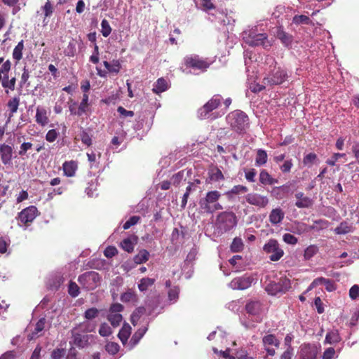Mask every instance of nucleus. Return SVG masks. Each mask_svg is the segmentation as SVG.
I'll return each mask as SVG.
<instances>
[{
    "mask_svg": "<svg viewBox=\"0 0 359 359\" xmlns=\"http://www.w3.org/2000/svg\"><path fill=\"white\" fill-rule=\"evenodd\" d=\"M226 119L231 129L238 134H244L250 126L248 115L241 110L230 112Z\"/></svg>",
    "mask_w": 359,
    "mask_h": 359,
    "instance_id": "1",
    "label": "nucleus"
},
{
    "mask_svg": "<svg viewBox=\"0 0 359 359\" xmlns=\"http://www.w3.org/2000/svg\"><path fill=\"white\" fill-rule=\"evenodd\" d=\"M222 194L218 191H210L206 193L205 197L199 200L198 204L203 212L211 214L223 208L219 203Z\"/></svg>",
    "mask_w": 359,
    "mask_h": 359,
    "instance_id": "2",
    "label": "nucleus"
},
{
    "mask_svg": "<svg viewBox=\"0 0 359 359\" xmlns=\"http://www.w3.org/2000/svg\"><path fill=\"white\" fill-rule=\"evenodd\" d=\"M244 41L250 46H262L264 49H269L272 46V42L269 39L266 33H258L256 29L245 31L243 34Z\"/></svg>",
    "mask_w": 359,
    "mask_h": 359,
    "instance_id": "3",
    "label": "nucleus"
},
{
    "mask_svg": "<svg viewBox=\"0 0 359 359\" xmlns=\"http://www.w3.org/2000/svg\"><path fill=\"white\" fill-rule=\"evenodd\" d=\"M291 287L290 280L284 277L280 278L278 282L270 280L266 284L264 289L269 295L275 296L287 292Z\"/></svg>",
    "mask_w": 359,
    "mask_h": 359,
    "instance_id": "4",
    "label": "nucleus"
},
{
    "mask_svg": "<svg viewBox=\"0 0 359 359\" xmlns=\"http://www.w3.org/2000/svg\"><path fill=\"white\" fill-rule=\"evenodd\" d=\"M237 224V217L233 212L224 211L219 213L216 219L217 228L222 232H226Z\"/></svg>",
    "mask_w": 359,
    "mask_h": 359,
    "instance_id": "5",
    "label": "nucleus"
},
{
    "mask_svg": "<svg viewBox=\"0 0 359 359\" xmlns=\"http://www.w3.org/2000/svg\"><path fill=\"white\" fill-rule=\"evenodd\" d=\"M101 277L94 271H87L78 277V282L86 290H93L100 284Z\"/></svg>",
    "mask_w": 359,
    "mask_h": 359,
    "instance_id": "6",
    "label": "nucleus"
},
{
    "mask_svg": "<svg viewBox=\"0 0 359 359\" xmlns=\"http://www.w3.org/2000/svg\"><path fill=\"white\" fill-rule=\"evenodd\" d=\"M222 97L216 94L198 110V116L200 119L208 118L212 116L211 112L218 108L221 104Z\"/></svg>",
    "mask_w": 359,
    "mask_h": 359,
    "instance_id": "7",
    "label": "nucleus"
},
{
    "mask_svg": "<svg viewBox=\"0 0 359 359\" xmlns=\"http://www.w3.org/2000/svg\"><path fill=\"white\" fill-rule=\"evenodd\" d=\"M263 250L265 252L271 254L269 256V259L273 262L280 260L284 255L283 250L280 247L278 242L276 239L269 240L264 245Z\"/></svg>",
    "mask_w": 359,
    "mask_h": 359,
    "instance_id": "8",
    "label": "nucleus"
},
{
    "mask_svg": "<svg viewBox=\"0 0 359 359\" xmlns=\"http://www.w3.org/2000/svg\"><path fill=\"white\" fill-rule=\"evenodd\" d=\"M255 281V278L251 275L233 278L229 283V287L233 290H243L249 288Z\"/></svg>",
    "mask_w": 359,
    "mask_h": 359,
    "instance_id": "9",
    "label": "nucleus"
},
{
    "mask_svg": "<svg viewBox=\"0 0 359 359\" xmlns=\"http://www.w3.org/2000/svg\"><path fill=\"white\" fill-rule=\"evenodd\" d=\"M245 201L250 205L259 208H264L269 203L267 196L257 193H250L245 196Z\"/></svg>",
    "mask_w": 359,
    "mask_h": 359,
    "instance_id": "10",
    "label": "nucleus"
},
{
    "mask_svg": "<svg viewBox=\"0 0 359 359\" xmlns=\"http://www.w3.org/2000/svg\"><path fill=\"white\" fill-rule=\"evenodd\" d=\"M184 64L187 67L201 70H205L209 64L205 60H201L198 55L187 56L184 59Z\"/></svg>",
    "mask_w": 359,
    "mask_h": 359,
    "instance_id": "11",
    "label": "nucleus"
},
{
    "mask_svg": "<svg viewBox=\"0 0 359 359\" xmlns=\"http://www.w3.org/2000/svg\"><path fill=\"white\" fill-rule=\"evenodd\" d=\"M37 208L34 205H31L19 212L18 219L22 223L27 224L34 221L37 215Z\"/></svg>",
    "mask_w": 359,
    "mask_h": 359,
    "instance_id": "12",
    "label": "nucleus"
},
{
    "mask_svg": "<svg viewBox=\"0 0 359 359\" xmlns=\"http://www.w3.org/2000/svg\"><path fill=\"white\" fill-rule=\"evenodd\" d=\"M287 77L288 76L285 70L278 68L274 69L266 79L271 85H280L283 83Z\"/></svg>",
    "mask_w": 359,
    "mask_h": 359,
    "instance_id": "13",
    "label": "nucleus"
},
{
    "mask_svg": "<svg viewBox=\"0 0 359 359\" xmlns=\"http://www.w3.org/2000/svg\"><path fill=\"white\" fill-rule=\"evenodd\" d=\"M247 313L252 317L256 318L258 321L259 316L262 311V304L258 300H250L248 301L245 306Z\"/></svg>",
    "mask_w": 359,
    "mask_h": 359,
    "instance_id": "14",
    "label": "nucleus"
},
{
    "mask_svg": "<svg viewBox=\"0 0 359 359\" xmlns=\"http://www.w3.org/2000/svg\"><path fill=\"white\" fill-rule=\"evenodd\" d=\"M13 149V147L6 143L0 144V158L5 165L12 163Z\"/></svg>",
    "mask_w": 359,
    "mask_h": 359,
    "instance_id": "15",
    "label": "nucleus"
},
{
    "mask_svg": "<svg viewBox=\"0 0 359 359\" xmlns=\"http://www.w3.org/2000/svg\"><path fill=\"white\" fill-rule=\"evenodd\" d=\"M318 353L316 346L304 344L301 346L299 357L300 359H317Z\"/></svg>",
    "mask_w": 359,
    "mask_h": 359,
    "instance_id": "16",
    "label": "nucleus"
},
{
    "mask_svg": "<svg viewBox=\"0 0 359 359\" xmlns=\"http://www.w3.org/2000/svg\"><path fill=\"white\" fill-rule=\"evenodd\" d=\"M297 201L295 205L298 208H309L313 205V201L304 195L303 192H297L295 194Z\"/></svg>",
    "mask_w": 359,
    "mask_h": 359,
    "instance_id": "17",
    "label": "nucleus"
},
{
    "mask_svg": "<svg viewBox=\"0 0 359 359\" xmlns=\"http://www.w3.org/2000/svg\"><path fill=\"white\" fill-rule=\"evenodd\" d=\"M284 217V211L280 208H276L271 211L269 215V220L272 225L277 226L282 222Z\"/></svg>",
    "mask_w": 359,
    "mask_h": 359,
    "instance_id": "18",
    "label": "nucleus"
},
{
    "mask_svg": "<svg viewBox=\"0 0 359 359\" xmlns=\"http://www.w3.org/2000/svg\"><path fill=\"white\" fill-rule=\"evenodd\" d=\"M88 337V335L81 334L79 333L76 330H72V343L74 345L79 348H83L87 345Z\"/></svg>",
    "mask_w": 359,
    "mask_h": 359,
    "instance_id": "19",
    "label": "nucleus"
},
{
    "mask_svg": "<svg viewBox=\"0 0 359 359\" xmlns=\"http://www.w3.org/2000/svg\"><path fill=\"white\" fill-rule=\"evenodd\" d=\"M36 122L41 126H44L48 123L49 119L47 116V111L46 109L41 107H38L36 108Z\"/></svg>",
    "mask_w": 359,
    "mask_h": 359,
    "instance_id": "20",
    "label": "nucleus"
},
{
    "mask_svg": "<svg viewBox=\"0 0 359 359\" xmlns=\"http://www.w3.org/2000/svg\"><path fill=\"white\" fill-rule=\"evenodd\" d=\"M259 180L264 185H272L278 183V180L273 178L266 170H261Z\"/></svg>",
    "mask_w": 359,
    "mask_h": 359,
    "instance_id": "21",
    "label": "nucleus"
},
{
    "mask_svg": "<svg viewBox=\"0 0 359 359\" xmlns=\"http://www.w3.org/2000/svg\"><path fill=\"white\" fill-rule=\"evenodd\" d=\"M131 333V327L129 324L125 323L120 330L118 337L123 344H126Z\"/></svg>",
    "mask_w": 359,
    "mask_h": 359,
    "instance_id": "22",
    "label": "nucleus"
},
{
    "mask_svg": "<svg viewBox=\"0 0 359 359\" xmlns=\"http://www.w3.org/2000/svg\"><path fill=\"white\" fill-rule=\"evenodd\" d=\"M276 36L278 39L280 40L285 46L288 47L291 46L292 42V35L284 32L283 29L279 28L277 31Z\"/></svg>",
    "mask_w": 359,
    "mask_h": 359,
    "instance_id": "23",
    "label": "nucleus"
},
{
    "mask_svg": "<svg viewBox=\"0 0 359 359\" xmlns=\"http://www.w3.org/2000/svg\"><path fill=\"white\" fill-rule=\"evenodd\" d=\"M353 230V226L348 222L344 221L334 229V231L336 234L342 235L351 233Z\"/></svg>",
    "mask_w": 359,
    "mask_h": 359,
    "instance_id": "24",
    "label": "nucleus"
},
{
    "mask_svg": "<svg viewBox=\"0 0 359 359\" xmlns=\"http://www.w3.org/2000/svg\"><path fill=\"white\" fill-rule=\"evenodd\" d=\"M1 82V86L5 89H9L11 90H13L15 86V77H12L9 79L8 74H6L4 76L2 75Z\"/></svg>",
    "mask_w": 359,
    "mask_h": 359,
    "instance_id": "25",
    "label": "nucleus"
},
{
    "mask_svg": "<svg viewBox=\"0 0 359 359\" xmlns=\"http://www.w3.org/2000/svg\"><path fill=\"white\" fill-rule=\"evenodd\" d=\"M77 168L76 163L73 161H66L63 163V171L66 176L73 177Z\"/></svg>",
    "mask_w": 359,
    "mask_h": 359,
    "instance_id": "26",
    "label": "nucleus"
},
{
    "mask_svg": "<svg viewBox=\"0 0 359 359\" xmlns=\"http://www.w3.org/2000/svg\"><path fill=\"white\" fill-rule=\"evenodd\" d=\"M268 155L265 150L262 149H259L257 151L256 157H255V165L256 166H262L265 165L267 162Z\"/></svg>",
    "mask_w": 359,
    "mask_h": 359,
    "instance_id": "27",
    "label": "nucleus"
},
{
    "mask_svg": "<svg viewBox=\"0 0 359 359\" xmlns=\"http://www.w3.org/2000/svg\"><path fill=\"white\" fill-rule=\"evenodd\" d=\"M341 340L339 332L337 330H332L328 332L326 334L325 342L327 344H336Z\"/></svg>",
    "mask_w": 359,
    "mask_h": 359,
    "instance_id": "28",
    "label": "nucleus"
},
{
    "mask_svg": "<svg viewBox=\"0 0 359 359\" xmlns=\"http://www.w3.org/2000/svg\"><path fill=\"white\" fill-rule=\"evenodd\" d=\"M103 65L109 72L116 74L118 73L121 68V64L117 60H114L111 63L104 61Z\"/></svg>",
    "mask_w": 359,
    "mask_h": 359,
    "instance_id": "29",
    "label": "nucleus"
},
{
    "mask_svg": "<svg viewBox=\"0 0 359 359\" xmlns=\"http://www.w3.org/2000/svg\"><path fill=\"white\" fill-rule=\"evenodd\" d=\"M121 301L124 303L132 302L135 303L137 302V297L135 292L131 290H128L121 296Z\"/></svg>",
    "mask_w": 359,
    "mask_h": 359,
    "instance_id": "30",
    "label": "nucleus"
},
{
    "mask_svg": "<svg viewBox=\"0 0 359 359\" xmlns=\"http://www.w3.org/2000/svg\"><path fill=\"white\" fill-rule=\"evenodd\" d=\"M330 222L325 219H318L313 221V225L309 227V230L320 231L328 227Z\"/></svg>",
    "mask_w": 359,
    "mask_h": 359,
    "instance_id": "31",
    "label": "nucleus"
},
{
    "mask_svg": "<svg viewBox=\"0 0 359 359\" xmlns=\"http://www.w3.org/2000/svg\"><path fill=\"white\" fill-rule=\"evenodd\" d=\"M168 89V83L163 78L158 79L155 83L153 91L156 93L164 92Z\"/></svg>",
    "mask_w": 359,
    "mask_h": 359,
    "instance_id": "32",
    "label": "nucleus"
},
{
    "mask_svg": "<svg viewBox=\"0 0 359 359\" xmlns=\"http://www.w3.org/2000/svg\"><path fill=\"white\" fill-rule=\"evenodd\" d=\"M149 253L147 250H141L133 258L135 264H140L149 259Z\"/></svg>",
    "mask_w": 359,
    "mask_h": 359,
    "instance_id": "33",
    "label": "nucleus"
},
{
    "mask_svg": "<svg viewBox=\"0 0 359 359\" xmlns=\"http://www.w3.org/2000/svg\"><path fill=\"white\" fill-rule=\"evenodd\" d=\"M319 248L316 245H311L308 246L304 253V259L305 260H310L318 252Z\"/></svg>",
    "mask_w": 359,
    "mask_h": 359,
    "instance_id": "34",
    "label": "nucleus"
},
{
    "mask_svg": "<svg viewBox=\"0 0 359 359\" xmlns=\"http://www.w3.org/2000/svg\"><path fill=\"white\" fill-rule=\"evenodd\" d=\"M20 104V99L18 97H13L8 100L7 106L10 111L9 116L11 117L17 112Z\"/></svg>",
    "mask_w": 359,
    "mask_h": 359,
    "instance_id": "35",
    "label": "nucleus"
},
{
    "mask_svg": "<svg viewBox=\"0 0 359 359\" xmlns=\"http://www.w3.org/2000/svg\"><path fill=\"white\" fill-rule=\"evenodd\" d=\"M155 283V279L151 278H143L140 280L138 288L141 292L146 291Z\"/></svg>",
    "mask_w": 359,
    "mask_h": 359,
    "instance_id": "36",
    "label": "nucleus"
},
{
    "mask_svg": "<svg viewBox=\"0 0 359 359\" xmlns=\"http://www.w3.org/2000/svg\"><path fill=\"white\" fill-rule=\"evenodd\" d=\"M107 320L110 322L113 327H117L120 325L123 320L122 315L121 313H109L107 316Z\"/></svg>",
    "mask_w": 359,
    "mask_h": 359,
    "instance_id": "37",
    "label": "nucleus"
},
{
    "mask_svg": "<svg viewBox=\"0 0 359 359\" xmlns=\"http://www.w3.org/2000/svg\"><path fill=\"white\" fill-rule=\"evenodd\" d=\"M210 178L212 181H220L224 179L222 171L218 168H214L209 172Z\"/></svg>",
    "mask_w": 359,
    "mask_h": 359,
    "instance_id": "38",
    "label": "nucleus"
},
{
    "mask_svg": "<svg viewBox=\"0 0 359 359\" xmlns=\"http://www.w3.org/2000/svg\"><path fill=\"white\" fill-rule=\"evenodd\" d=\"M145 309L144 307H138L134 311L130 318V321L133 325H135L137 323L141 316L143 315Z\"/></svg>",
    "mask_w": 359,
    "mask_h": 359,
    "instance_id": "39",
    "label": "nucleus"
},
{
    "mask_svg": "<svg viewBox=\"0 0 359 359\" xmlns=\"http://www.w3.org/2000/svg\"><path fill=\"white\" fill-rule=\"evenodd\" d=\"M231 250L233 252H241L243 248V243L241 238H235L231 244Z\"/></svg>",
    "mask_w": 359,
    "mask_h": 359,
    "instance_id": "40",
    "label": "nucleus"
},
{
    "mask_svg": "<svg viewBox=\"0 0 359 359\" xmlns=\"http://www.w3.org/2000/svg\"><path fill=\"white\" fill-rule=\"evenodd\" d=\"M179 294L180 288L178 286L170 287L168 292L169 301L172 303L176 302L179 298Z\"/></svg>",
    "mask_w": 359,
    "mask_h": 359,
    "instance_id": "41",
    "label": "nucleus"
},
{
    "mask_svg": "<svg viewBox=\"0 0 359 359\" xmlns=\"http://www.w3.org/2000/svg\"><path fill=\"white\" fill-rule=\"evenodd\" d=\"M24 48L23 41L21 40L15 47L13 51V57L19 61L22 57V50Z\"/></svg>",
    "mask_w": 359,
    "mask_h": 359,
    "instance_id": "42",
    "label": "nucleus"
},
{
    "mask_svg": "<svg viewBox=\"0 0 359 359\" xmlns=\"http://www.w3.org/2000/svg\"><path fill=\"white\" fill-rule=\"evenodd\" d=\"M292 22L295 25H310L311 24V20L310 18L304 15H297L293 17Z\"/></svg>",
    "mask_w": 359,
    "mask_h": 359,
    "instance_id": "43",
    "label": "nucleus"
},
{
    "mask_svg": "<svg viewBox=\"0 0 359 359\" xmlns=\"http://www.w3.org/2000/svg\"><path fill=\"white\" fill-rule=\"evenodd\" d=\"M147 331V327H146L138 329V330L133 334L131 338V342L133 344V345H136L139 342V341L144 335Z\"/></svg>",
    "mask_w": 359,
    "mask_h": 359,
    "instance_id": "44",
    "label": "nucleus"
},
{
    "mask_svg": "<svg viewBox=\"0 0 359 359\" xmlns=\"http://www.w3.org/2000/svg\"><path fill=\"white\" fill-rule=\"evenodd\" d=\"M262 341L264 346L272 345L278 346L279 341L276 339L273 334H268L263 337Z\"/></svg>",
    "mask_w": 359,
    "mask_h": 359,
    "instance_id": "45",
    "label": "nucleus"
},
{
    "mask_svg": "<svg viewBox=\"0 0 359 359\" xmlns=\"http://www.w3.org/2000/svg\"><path fill=\"white\" fill-rule=\"evenodd\" d=\"M68 293L72 297H76L80 294L79 287L75 282L71 280L69 283Z\"/></svg>",
    "mask_w": 359,
    "mask_h": 359,
    "instance_id": "46",
    "label": "nucleus"
},
{
    "mask_svg": "<svg viewBox=\"0 0 359 359\" xmlns=\"http://www.w3.org/2000/svg\"><path fill=\"white\" fill-rule=\"evenodd\" d=\"M135 243L133 242L130 238H125L121 243V247L128 252H132L134 249Z\"/></svg>",
    "mask_w": 359,
    "mask_h": 359,
    "instance_id": "47",
    "label": "nucleus"
},
{
    "mask_svg": "<svg viewBox=\"0 0 359 359\" xmlns=\"http://www.w3.org/2000/svg\"><path fill=\"white\" fill-rule=\"evenodd\" d=\"M111 32V28L109 22L104 19L101 22V33L104 37H107Z\"/></svg>",
    "mask_w": 359,
    "mask_h": 359,
    "instance_id": "48",
    "label": "nucleus"
},
{
    "mask_svg": "<svg viewBox=\"0 0 359 359\" xmlns=\"http://www.w3.org/2000/svg\"><path fill=\"white\" fill-rule=\"evenodd\" d=\"M88 100H89L88 95L86 93H84L83 95L82 100L79 106L80 112H81L82 115L83 114H85L86 112H87V111L88 110V106H89Z\"/></svg>",
    "mask_w": 359,
    "mask_h": 359,
    "instance_id": "49",
    "label": "nucleus"
},
{
    "mask_svg": "<svg viewBox=\"0 0 359 359\" xmlns=\"http://www.w3.org/2000/svg\"><path fill=\"white\" fill-rule=\"evenodd\" d=\"M46 320L45 318H41L36 324L34 331L32 332V336L29 338V339H32L35 337L36 335L40 332H41L45 327Z\"/></svg>",
    "mask_w": 359,
    "mask_h": 359,
    "instance_id": "50",
    "label": "nucleus"
},
{
    "mask_svg": "<svg viewBox=\"0 0 359 359\" xmlns=\"http://www.w3.org/2000/svg\"><path fill=\"white\" fill-rule=\"evenodd\" d=\"M119 345L115 342H109L105 345V350L109 354L114 355L119 351Z\"/></svg>",
    "mask_w": 359,
    "mask_h": 359,
    "instance_id": "51",
    "label": "nucleus"
},
{
    "mask_svg": "<svg viewBox=\"0 0 359 359\" xmlns=\"http://www.w3.org/2000/svg\"><path fill=\"white\" fill-rule=\"evenodd\" d=\"M99 310L96 308H90L87 309L84 313V317L86 319L92 320L95 318L99 315Z\"/></svg>",
    "mask_w": 359,
    "mask_h": 359,
    "instance_id": "52",
    "label": "nucleus"
},
{
    "mask_svg": "<svg viewBox=\"0 0 359 359\" xmlns=\"http://www.w3.org/2000/svg\"><path fill=\"white\" fill-rule=\"evenodd\" d=\"M248 189L243 185H236L227 193L228 194H239L248 192Z\"/></svg>",
    "mask_w": 359,
    "mask_h": 359,
    "instance_id": "53",
    "label": "nucleus"
},
{
    "mask_svg": "<svg viewBox=\"0 0 359 359\" xmlns=\"http://www.w3.org/2000/svg\"><path fill=\"white\" fill-rule=\"evenodd\" d=\"M112 333L111 327L106 323H103L100 325L99 334L102 337H108Z\"/></svg>",
    "mask_w": 359,
    "mask_h": 359,
    "instance_id": "54",
    "label": "nucleus"
},
{
    "mask_svg": "<svg viewBox=\"0 0 359 359\" xmlns=\"http://www.w3.org/2000/svg\"><path fill=\"white\" fill-rule=\"evenodd\" d=\"M245 177L250 182H254L255 181V176L257 171L254 168L245 169Z\"/></svg>",
    "mask_w": 359,
    "mask_h": 359,
    "instance_id": "55",
    "label": "nucleus"
},
{
    "mask_svg": "<svg viewBox=\"0 0 359 359\" xmlns=\"http://www.w3.org/2000/svg\"><path fill=\"white\" fill-rule=\"evenodd\" d=\"M69 110L72 115H77L79 116H82L81 112H80L79 107L76 109L77 103L76 102L71 100L69 102Z\"/></svg>",
    "mask_w": 359,
    "mask_h": 359,
    "instance_id": "56",
    "label": "nucleus"
},
{
    "mask_svg": "<svg viewBox=\"0 0 359 359\" xmlns=\"http://www.w3.org/2000/svg\"><path fill=\"white\" fill-rule=\"evenodd\" d=\"M80 138L81 142L87 145L90 146L92 144V139L91 137L89 135V134L85 130H82L80 133Z\"/></svg>",
    "mask_w": 359,
    "mask_h": 359,
    "instance_id": "57",
    "label": "nucleus"
},
{
    "mask_svg": "<svg viewBox=\"0 0 359 359\" xmlns=\"http://www.w3.org/2000/svg\"><path fill=\"white\" fill-rule=\"evenodd\" d=\"M293 166L292 159H288L284 161V163L280 165V169L283 173L290 172Z\"/></svg>",
    "mask_w": 359,
    "mask_h": 359,
    "instance_id": "58",
    "label": "nucleus"
},
{
    "mask_svg": "<svg viewBox=\"0 0 359 359\" xmlns=\"http://www.w3.org/2000/svg\"><path fill=\"white\" fill-rule=\"evenodd\" d=\"M283 240L285 243L290 245H295L298 242L297 238L290 233H285L283 236Z\"/></svg>",
    "mask_w": 359,
    "mask_h": 359,
    "instance_id": "59",
    "label": "nucleus"
},
{
    "mask_svg": "<svg viewBox=\"0 0 359 359\" xmlns=\"http://www.w3.org/2000/svg\"><path fill=\"white\" fill-rule=\"evenodd\" d=\"M140 219L139 216H133L130 217V219L124 223L123 226V229H128L132 226L136 224L139 222Z\"/></svg>",
    "mask_w": 359,
    "mask_h": 359,
    "instance_id": "60",
    "label": "nucleus"
},
{
    "mask_svg": "<svg viewBox=\"0 0 359 359\" xmlns=\"http://www.w3.org/2000/svg\"><path fill=\"white\" fill-rule=\"evenodd\" d=\"M317 156L314 153H309V154L306 155L303 159V163L305 165L311 166L314 161L316 159Z\"/></svg>",
    "mask_w": 359,
    "mask_h": 359,
    "instance_id": "61",
    "label": "nucleus"
},
{
    "mask_svg": "<svg viewBox=\"0 0 359 359\" xmlns=\"http://www.w3.org/2000/svg\"><path fill=\"white\" fill-rule=\"evenodd\" d=\"M32 146L33 144L31 142H23L20 147V150L18 151L19 156H25L27 151L32 149Z\"/></svg>",
    "mask_w": 359,
    "mask_h": 359,
    "instance_id": "62",
    "label": "nucleus"
},
{
    "mask_svg": "<svg viewBox=\"0 0 359 359\" xmlns=\"http://www.w3.org/2000/svg\"><path fill=\"white\" fill-rule=\"evenodd\" d=\"M335 356V350L334 348L330 347L325 350L322 359H334Z\"/></svg>",
    "mask_w": 359,
    "mask_h": 359,
    "instance_id": "63",
    "label": "nucleus"
},
{
    "mask_svg": "<svg viewBox=\"0 0 359 359\" xmlns=\"http://www.w3.org/2000/svg\"><path fill=\"white\" fill-rule=\"evenodd\" d=\"M349 296L352 299H356L359 297V285H354L349 290Z\"/></svg>",
    "mask_w": 359,
    "mask_h": 359,
    "instance_id": "64",
    "label": "nucleus"
}]
</instances>
